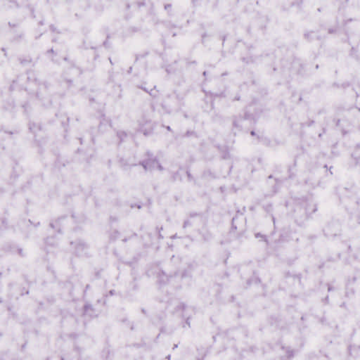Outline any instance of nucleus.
<instances>
[{
	"mask_svg": "<svg viewBox=\"0 0 360 360\" xmlns=\"http://www.w3.org/2000/svg\"><path fill=\"white\" fill-rule=\"evenodd\" d=\"M143 167L146 169H158L160 171L162 170V166L160 165L159 162L155 159L149 160L146 162V164L143 165Z\"/></svg>",
	"mask_w": 360,
	"mask_h": 360,
	"instance_id": "nucleus-1",
	"label": "nucleus"
},
{
	"mask_svg": "<svg viewBox=\"0 0 360 360\" xmlns=\"http://www.w3.org/2000/svg\"><path fill=\"white\" fill-rule=\"evenodd\" d=\"M169 5L165 6V8L167 9V7H169Z\"/></svg>",
	"mask_w": 360,
	"mask_h": 360,
	"instance_id": "nucleus-2",
	"label": "nucleus"
}]
</instances>
